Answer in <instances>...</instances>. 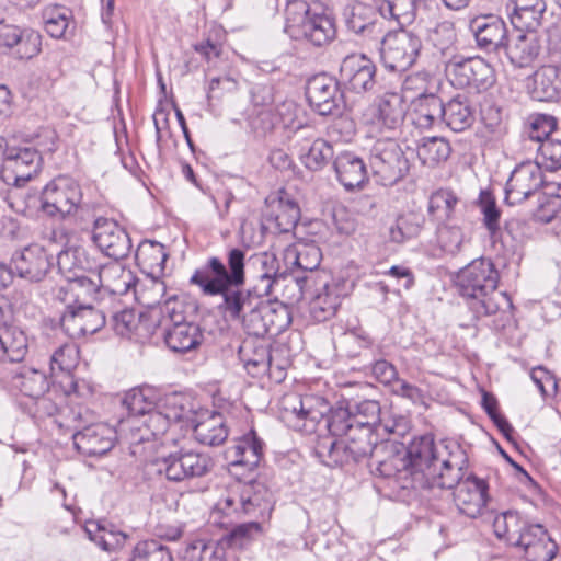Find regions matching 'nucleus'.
<instances>
[{
    "mask_svg": "<svg viewBox=\"0 0 561 561\" xmlns=\"http://www.w3.org/2000/svg\"><path fill=\"white\" fill-rule=\"evenodd\" d=\"M59 323L69 337L80 339L100 331L106 323V316L92 304L80 301L67 305L60 313Z\"/></svg>",
    "mask_w": 561,
    "mask_h": 561,
    "instance_id": "nucleus-15",
    "label": "nucleus"
},
{
    "mask_svg": "<svg viewBox=\"0 0 561 561\" xmlns=\"http://www.w3.org/2000/svg\"><path fill=\"white\" fill-rule=\"evenodd\" d=\"M57 265L66 282L83 275L95 276L101 264L83 247H70L62 250L57 256Z\"/></svg>",
    "mask_w": 561,
    "mask_h": 561,
    "instance_id": "nucleus-24",
    "label": "nucleus"
},
{
    "mask_svg": "<svg viewBox=\"0 0 561 561\" xmlns=\"http://www.w3.org/2000/svg\"><path fill=\"white\" fill-rule=\"evenodd\" d=\"M245 252L239 248L227 253V265L217 256L209 257L195 270L190 284L197 286L205 296H220L219 310L231 320L241 317L253 308L260 298L265 297L256 288H245Z\"/></svg>",
    "mask_w": 561,
    "mask_h": 561,
    "instance_id": "nucleus-2",
    "label": "nucleus"
},
{
    "mask_svg": "<svg viewBox=\"0 0 561 561\" xmlns=\"http://www.w3.org/2000/svg\"><path fill=\"white\" fill-rule=\"evenodd\" d=\"M340 305V287L325 284L309 304L310 316L318 322H324L335 316Z\"/></svg>",
    "mask_w": 561,
    "mask_h": 561,
    "instance_id": "nucleus-38",
    "label": "nucleus"
},
{
    "mask_svg": "<svg viewBox=\"0 0 561 561\" xmlns=\"http://www.w3.org/2000/svg\"><path fill=\"white\" fill-rule=\"evenodd\" d=\"M512 24L518 31L537 30L547 10L546 0H510L507 3Z\"/></svg>",
    "mask_w": 561,
    "mask_h": 561,
    "instance_id": "nucleus-28",
    "label": "nucleus"
},
{
    "mask_svg": "<svg viewBox=\"0 0 561 561\" xmlns=\"http://www.w3.org/2000/svg\"><path fill=\"white\" fill-rule=\"evenodd\" d=\"M339 81L344 92L363 95L376 84V66L363 54H351L343 58Z\"/></svg>",
    "mask_w": 561,
    "mask_h": 561,
    "instance_id": "nucleus-16",
    "label": "nucleus"
},
{
    "mask_svg": "<svg viewBox=\"0 0 561 561\" xmlns=\"http://www.w3.org/2000/svg\"><path fill=\"white\" fill-rule=\"evenodd\" d=\"M196 439L209 446H218L228 437V430L220 414H214L194 427Z\"/></svg>",
    "mask_w": 561,
    "mask_h": 561,
    "instance_id": "nucleus-48",
    "label": "nucleus"
},
{
    "mask_svg": "<svg viewBox=\"0 0 561 561\" xmlns=\"http://www.w3.org/2000/svg\"><path fill=\"white\" fill-rule=\"evenodd\" d=\"M530 525L517 511H506L493 520L494 534L499 539L515 547L526 528Z\"/></svg>",
    "mask_w": 561,
    "mask_h": 561,
    "instance_id": "nucleus-39",
    "label": "nucleus"
},
{
    "mask_svg": "<svg viewBox=\"0 0 561 561\" xmlns=\"http://www.w3.org/2000/svg\"><path fill=\"white\" fill-rule=\"evenodd\" d=\"M457 204L458 198L450 190L440 188L431 195L428 213L437 221L443 222L453 217Z\"/></svg>",
    "mask_w": 561,
    "mask_h": 561,
    "instance_id": "nucleus-57",
    "label": "nucleus"
},
{
    "mask_svg": "<svg viewBox=\"0 0 561 561\" xmlns=\"http://www.w3.org/2000/svg\"><path fill=\"white\" fill-rule=\"evenodd\" d=\"M526 92L538 102H559L561 100V67L542 66L526 79Z\"/></svg>",
    "mask_w": 561,
    "mask_h": 561,
    "instance_id": "nucleus-20",
    "label": "nucleus"
},
{
    "mask_svg": "<svg viewBox=\"0 0 561 561\" xmlns=\"http://www.w3.org/2000/svg\"><path fill=\"white\" fill-rule=\"evenodd\" d=\"M422 49V41L416 34L400 30L388 33L381 41L380 59L390 71H407L411 68Z\"/></svg>",
    "mask_w": 561,
    "mask_h": 561,
    "instance_id": "nucleus-8",
    "label": "nucleus"
},
{
    "mask_svg": "<svg viewBox=\"0 0 561 561\" xmlns=\"http://www.w3.org/2000/svg\"><path fill=\"white\" fill-rule=\"evenodd\" d=\"M331 407L329 402L320 396L306 394L296 398L291 411L301 419H309L312 422H319L325 419Z\"/></svg>",
    "mask_w": 561,
    "mask_h": 561,
    "instance_id": "nucleus-52",
    "label": "nucleus"
},
{
    "mask_svg": "<svg viewBox=\"0 0 561 561\" xmlns=\"http://www.w3.org/2000/svg\"><path fill=\"white\" fill-rule=\"evenodd\" d=\"M94 277L99 280L103 293L107 291L112 295L126 294L134 280L131 272L116 262L101 264Z\"/></svg>",
    "mask_w": 561,
    "mask_h": 561,
    "instance_id": "nucleus-36",
    "label": "nucleus"
},
{
    "mask_svg": "<svg viewBox=\"0 0 561 561\" xmlns=\"http://www.w3.org/2000/svg\"><path fill=\"white\" fill-rule=\"evenodd\" d=\"M85 533L90 540L94 541L105 551H112L123 547L127 539L125 533L115 530L113 525L100 520L88 522Z\"/></svg>",
    "mask_w": 561,
    "mask_h": 561,
    "instance_id": "nucleus-43",
    "label": "nucleus"
},
{
    "mask_svg": "<svg viewBox=\"0 0 561 561\" xmlns=\"http://www.w3.org/2000/svg\"><path fill=\"white\" fill-rule=\"evenodd\" d=\"M537 164L548 171L561 170V140L546 139L536 148Z\"/></svg>",
    "mask_w": 561,
    "mask_h": 561,
    "instance_id": "nucleus-64",
    "label": "nucleus"
},
{
    "mask_svg": "<svg viewBox=\"0 0 561 561\" xmlns=\"http://www.w3.org/2000/svg\"><path fill=\"white\" fill-rule=\"evenodd\" d=\"M135 257L142 272L152 277H160L164 272L169 254L162 243L145 240L137 247Z\"/></svg>",
    "mask_w": 561,
    "mask_h": 561,
    "instance_id": "nucleus-35",
    "label": "nucleus"
},
{
    "mask_svg": "<svg viewBox=\"0 0 561 561\" xmlns=\"http://www.w3.org/2000/svg\"><path fill=\"white\" fill-rule=\"evenodd\" d=\"M42 50V35L32 28L21 27L5 54L14 59L28 60Z\"/></svg>",
    "mask_w": 561,
    "mask_h": 561,
    "instance_id": "nucleus-44",
    "label": "nucleus"
},
{
    "mask_svg": "<svg viewBox=\"0 0 561 561\" xmlns=\"http://www.w3.org/2000/svg\"><path fill=\"white\" fill-rule=\"evenodd\" d=\"M300 219L297 202L285 190H278L265 197L262 209V229L273 234L290 232Z\"/></svg>",
    "mask_w": 561,
    "mask_h": 561,
    "instance_id": "nucleus-9",
    "label": "nucleus"
},
{
    "mask_svg": "<svg viewBox=\"0 0 561 561\" xmlns=\"http://www.w3.org/2000/svg\"><path fill=\"white\" fill-rule=\"evenodd\" d=\"M92 240L106 256L115 261L127 257L131 250L129 234L113 219L96 218L93 224Z\"/></svg>",
    "mask_w": 561,
    "mask_h": 561,
    "instance_id": "nucleus-17",
    "label": "nucleus"
},
{
    "mask_svg": "<svg viewBox=\"0 0 561 561\" xmlns=\"http://www.w3.org/2000/svg\"><path fill=\"white\" fill-rule=\"evenodd\" d=\"M70 15V11L65 7L53 5L45 8L43 21L48 35L53 38H61L69 26Z\"/></svg>",
    "mask_w": 561,
    "mask_h": 561,
    "instance_id": "nucleus-60",
    "label": "nucleus"
},
{
    "mask_svg": "<svg viewBox=\"0 0 561 561\" xmlns=\"http://www.w3.org/2000/svg\"><path fill=\"white\" fill-rule=\"evenodd\" d=\"M543 183L541 168L537 163L526 162L514 169L505 186L504 202L514 206L534 195Z\"/></svg>",
    "mask_w": 561,
    "mask_h": 561,
    "instance_id": "nucleus-18",
    "label": "nucleus"
},
{
    "mask_svg": "<svg viewBox=\"0 0 561 561\" xmlns=\"http://www.w3.org/2000/svg\"><path fill=\"white\" fill-rule=\"evenodd\" d=\"M130 561H173L170 549L159 540H144L138 542L133 551Z\"/></svg>",
    "mask_w": 561,
    "mask_h": 561,
    "instance_id": "nucleus-63",
    "label": "nucleus"
},
{
    "mask_svg": "<svg viewBox=\"0 0 561 561\" xmlns=\"http://www.w3.org/2000/svg\"><path fill=\"white\" fill-rule=\"evenodd\" d=\"M41 209L49 217L71 218L81 227L93 218V205L83 199L80 184L65 175L53 179L43 187Z\"/></svg>",
    "mask_w": 561,
    "mask_h": 561,
    "instance_id": "nucleus-4",
    "label": "nucleus"
},
{
    "mask_svg": "<svg viewBox=\"0 0 561 561\" xmlns=\"http://www.w3.org/2000/svg\"><path fill=\"white\" fill-rule=\"evenodd\" d=\"M470 30L474 35L477 46L485 53L503 51L508 39L506 23L496 15H484L473 19Z\"/></svg>",
    "mask_w": 561,
    "mask_h": 561,
    "instance_id": "nucleus-19",
    "label": "nucleus"
},
{
    "mask_svg": "<svg viewBox=\"0 0 561 561\" xmlns=\"http://www.w3.org/2000/svg\"><path fill=\"white\" fill-rule=\"evenodd\" d=\"M557 128V118L547 115L538 114L531 118L528 126L523 133L524 141H530L535 145V149L546 139H551L549 136Z\"/></svg>",
    "mask_w": 561,
    "mask_h": 561,
    "instance_id": "nucleus-56",
    "label": "nucleus"
},
{
    "mask_svg": "<svg viewBox=\"0 0 561 561\" xmlns=\"http://www.w3.org/2000/svg\"><path fill=\"white\" fill-rule=\"evenodd\" d=\"M336 34L334 20L323 13H311L305 24L296 32L295 39H306L310 44L321 47L330 43Z\"/></svg>",
    "mask_w": 561,
    "mask_h": 561,
    "instance_id": "nucleus-33",
    "label": "nucleus"
},
{
    "mask_svg": "<svg viewBox=\"0 0 561 561\" xmlns=\"http://www.w3.org/2000/svg\"><path fill=\"white\" fill-rule=\"evenodd\" d=\"M446 72L451 84L459 89L485 91L495 82L493 68L480 57H454L447 62Z\"/></svg>",
    "mask_w": 561,
    "mask_h": 561,
    "instance_id": "nucleus-12",
    "label": "nucleus"
},
{
    "mask_svg": "<svg viewBox=\"0 0 561 561\" xmlns=\"http://www.w3.org/2000/svg\"><path fill=\"white\" fill-rule=\"evenodd\" d=\"M339 80L320 73L308 80L306 95L309 105L322 116L341 114L345 107L344 90Z\"/></svg>",
    "mask_w": 561,
    "mask_h": 561,
    "instance_id": "nucleus-13",
    "label": "nucleus"
},
{
    "mask_svg": "<svg viewBox=\"0 0 561 561\" xmlns=\"http://www.w3.org/2000/svg\"><path fill=\"white\" fill-rule=\"evenodd\" d=\"M122 404L131 417L126 422L129 423L151 411L157 405V400L150 388H134L124 396Z\"/></svg>",
    "mask_w": 561,
    "mask_h": 561,
    "instance_id": "nucleus-47",
    "label": "nucleus"
},
{
    "mask_svg": "<svg viewBox=\"0 0 561 561\" xmlns=\"http://www.w3.org/2000/svg\"><path fill=\"white\" fill-rule=\"evenodd\" d=\"M333 157L332 146L321 139H313L306 153H301V161L305 167L312 171L323 169Z\"/></svg>",
    "mask_w": 561,
    "mask_h": 561,
    "instance_id": "nucleus-59",
    "label": "nucleus"
},
{
    "mask_svg": "<svg viewBox=\"0 0 561 561\" xmlns=\"http://www.w3.org/2000/svg\"><path fill=\"white\" fill-rule=\"evenodd\" d=\"M325 425L332 436H346L353 432L352 407L331 408L325 416Z\"/></svg>",
    "mask_w": 561,
    "mask_h": 561,
    "instance_id": "nucleus-61",
    "label": "nucleus"
},
{
    "mask_svg": "<svg viewBox=\"0 0 561 561\" xmlns=\"http://www.w3.org/2000/svg\"><path fill=\"white\" fill-rule=\"evenodd\" d=\"M348 453L352 456L353 462H358L367 456L373 457L375 447L379 446L376 440V435L366 428L355 431L345 436Z\"/></svg>",
    "mask_w": 561,
    "mask_h": 561,
    "instance_id": "nucleus-54",
    "label": "nucleus"
},
{
    "mask_svg": "<svg viewBox=\"0 0 561 561\" xmlns=\"http://www.w3.org/2000/svg\"><path fill=\"white\" fill-rule=\"evenodd\" d=\"M13 383L24 396L30 398H38L49 388L45 373L31 367L21 368L13 377Z\"/></svg>",
    "mask_w": 561,
    "mask_h": 561,
    "instance_id": "nucleus-45",
    "label": "nucleus"
},
{
    "mask_svg": "<svg viewBox=\"0 0 561 561\" xmlns=\"http://www.w3.org/2000/svg\"><path fill=\"white\" fill-rule=\"evenodd\" d=\"M176 400V397L157 398V405L144 416V420L135 419L129 423H123V431L126 430V425L129 430L127 434L129 444L136 447L141 443L159 439L172 423L181 421L184 409L178 404Z\"/></svg>",
    "mask_w": 561,
    "mask_h": 561,
    "instance_id": "nucleus-5",
    "label": "nucleus"
},
{
    "mask_svg": "<svg viewBox=\"0 0 561 561\" xmlns=\"http://www.w3.org/2000/svg\"><path fill=\"white\" fill-rule=\"evenodd\" d=\"M370 168L377 181L390 186L403 179L410 170L409 159L393 139H379L370 152Z\"/></svg>",
    "mask_w": 561,
    "mask_h": 561,
    "instance_id": "nucleus-7",
    "label": "nucleus"
},
{
    "mask_svg": "<svg viewBox=\"0 0 561 561\" xmlns=\"http://www.w3.org/2000/svg\"><path fill=\"white\" fill-rule=\"evenodd\" d=\"M264 455V442L251 430L236 439L234 444L227 448L226 458L233 467H244L248 470L255 469Z\"/></svg>",
    "mask_w": 561,
    "mask_h": 561,
    "instance_id": "nucleus-25",
    "label": "nucleus"
},
{
    "mask_svg": "<svg viewBox=\"0 0 561 561\" xmlns=\"http://www.w3.org/2000/svg\"><path fill=\"white\" fill-rule=\"evenodd\" d=\"M423 218L415 214L398 217L394 225L389 228V237L392 242L403 243L415 238L422 230Z\"/></svg>",
    "mask_w": 561,
    "mask_h": 561,
    "instance_id": "nucleus-58",
    "label": "nucleus"
},
{
    "mask_svg": "<svg viewBox=\"0 0 561 561\" xmlns=\"http://www.w3.org/2000/svg\"><path fill=\"white\" fill-rule=\"evenodd\" d=\"M154 466L167 480L182 482L206 476L213 468V460L207 454L182 448L158 458Z\"/></svg>",
    "mask_w": 561,
    "mask_h": 561,
    "instance_id": "nucleus-6",
    "label": "nucleus"
},
{
    "mask_svg": "<svg viewBox=\"0 0 561 561\" xmlns=\"http://www.w3.org/2000/svg\"><path fill=\"white\" fill-rule=\"evenodd\" d=\"M12 265L20 277L38 282L51 267V257L39 244H31L14 253Z\"/></svg>",
    "mask_w": 561,
    "mask_h": 561,
    "instance_id": "nucleus-22",
    "label": "nucleus"
},
{
    "mask_svg": "<svg viewBox=\"0 0 561 561\" xmlns=\"http://www.w3.org/2000/svg\"><path fill=\"white\" fill-rule=\"evenodd\" d=\"M42 157L31 147L7 148L0 170V178L7 185L23 186L41 167Z\"/></svg>",
    "mask_w": 561,
    "mask_h": 561,
    "instance_id": "nucleus-14",
    "label": "nucleus"
},
{
    "mask_svg": "<svg viewBox=\"0 0 561 561\" xmlns=\"http://www.w3.org/2000/svg\"><path fill=\"white\" fill-rule=\"evenodd\" d=\"M515 547L523 550L528 561H551L558 551V546L547 529L540 524L533 523L526 528Z\"/></svg>",
    "mask_w": 561,
    "mask_h": 561,
    "instance_id": "nucleus-21",
    "label": "nucleus"
},
{
    "mask_svg": "<svg viewBox=\"0 0 561 561\" xmlns=\"http://www.w3.org/2000/svg\"><path fill=\"white\" fill-rule=\"evenodd\" d=\"M376 8L359 1L348 3L343 11L347 28L355 34L374 35L381 33V25L376 19Z\"/></svg>",
    "mask_w": 561,
    "mask_h": 561,
    "instance_id": "nucleus-30",
    "label": "nucleus"
},
{
    "mask_svg": "<svg viewBox=\"0 0 561 561\" xmlns=\"http://www.w3.org/2000/svg\"><path fill=\"white\" fill-rule=\"evenodd\" d=\"M27 353V339L18 327L3 323L0 327V360L18 363Z\"/></svg>",
    "mask_w": 561,
    "mask_h": 561,
    "instance_id": "nucleus-37",
    "label": "nucleus"
},
{
    "mask_svg": "<svg viewBox=\"0 0 561 561\" xmlns=\"http://www.w3.org/2000/svg\"><path fill=\"white\" fill-rule=\"evenodd\" d=\"M263 312L266 321V334L278 335L291 323V316L288 307L275 301H265Z\"/></svg>",
    "mask_w": 561,
    "mask_h": 561,
    "instance_id": "nucleus-55",
    "label": "nucleus"
},
{
    "mask_svg": "<svg viewBox=\"0 0 561 561\" xmlns=\"http://www.w3.org/2000/svg\"><path fill=\"white\" fill-rule=\"evenodd\" d=\"M536 31H519L516 36L507 39L503 51L513 66L528 67L539 56L541 44Z\"/></svg>",
    "mask_w": 561,
    "mask_h": 561,
    "instance_id": "nucleus-27",
    "label": "nucleus"
},
{
    "mask_svg": "<svg viewBox=\"0 0 561 561\" xmlns=\"http://www.w3.org/2000/svg\"><path fill=\"white\" fill-rule=\"evenodd\" d=\"M479 207L483 215V224L494 242L500 241L502 244H506L508 237L514 239L512 233L514 222H506L503 229L500 227L501 210L489 191H481Z\"/></svg>",
    "mask_w": 561,
    "mask_h": 561,
    "instance_id": "nucleus-31",
    "label": "nucleus"
},
{
    "mask_svg": "<svg viewBox=\"0 0 561 561\" xmlns=\"http://www.w3.org/2000/svg\"><path fill=\"white\" fill-rule=\"evenodd\" d=\"M474 122L473 111L466 96L460 94L444 104V121L451 130L463 131Z\"/></svg>",
    "mask_w": 561,
    "mask_h": 561,
    "instance_id": "nucleus-41",
    "label": "nucleus"
},
{
    "mask_svg": "<svg viewBox=\"0 0 561 561\" xmlns=\"http://www.w3.org/2000/svg\"><path fill=\"white\" fill-rule=\"evenodd\" d=\"M250 264L255 273L254 287L264 296L272 295L280 280L286 279V273L280 270V263L273 253H256L250 257Z\"/></svg>",
    "mask_w": 561,
    "mask_h": 561,
    "instance_id": "nucleus-26",
    "label": "nucleus"
},
{
    "mask_svg": "<svg viewBox=\"0 0 561 561\" xmlns=\"http://www.w3.org/2000/svg\"><path fill=\"white\" fill-rule=\"evenodd\" d=\"M386 444L375 447L368 466L373 474L394 478L403 489H434L453 485L465 466V449L455 440L434 442L432 434L414 437L404 455L387 450Z\"/></svg>",
    "mask_w": 561,
    "mask_h": 561,
    "instance_id": "nucleus-1",
    "label": "nucleus"
},
{
    "mask_svg": "<svg viewBox=\"0 0 561 561\" xmlns=\"http://www.w3.org/2000/svg\"><path fill=\"white\" fill-rule=\"evenodd\" d=\"M347 447L345 439L334 440L332 438H324L318 443L316 454L324 465L342 467L353 462Z\"/></svg>",
    "mask_w": 561,
    "mask_h": 561,
    "instance_id": "nucleus-49",
    "label": "nucleus"
},
{
    "mask_svg": "<svg viewBox=\"0 0 561 561\" xmlns=\"http://www.w3.org/2000/svg\"><path fill=\"white\" fill-rule=\"evenodd\" d=\"M405 102L397 92L385 93L378 103V122L387 129L400 127L405 117Z\"/></svg>",
    "mask_w": 561,
    "mask_h": 561,
    "instance_id": "nucleus-40",
    "label": "nucleus"
},
{
    "mask_svg": "<svg viewBox=\"0 0 561 561\" xmlns=\"http://www.w3.org/2000/svg\"><path fill=\"white\" fill-rule=\"evenodd\" d=\"M164 342L175 353H186L197 348L203 341L199 325L192 321H184L164 328Z\"/></svg>",
    "mask_w": 561,
    "mask_h": 561,
    "instance_id": "nucleus-29",
    "label": "nucleus"
},
{
    "mask_svg": "<svg viewBox=\"0 0 561 561\" xmlns=\"http://www.w3.org/2000/svg\"><path fill=\"white\" fill-rule=\"evenodd\" d=\"M444 121V103L434 93H421L413 101L412 122L420 128L438 126Z\"/></svg>",
    "mask_w": 561,
    "mask_h": 561,
    "instance_id": "nucleus-34",
    "label": "nucleus"
},
{
    "mask_svg": "<svg viewBox=\"0 0 561 561\" xmlns=\"http://www.w3.org/2000/svg\"><path fill=\"white\" fill-rule=\"evenodd\" d=\"M499 273L491 260L472 261L458 274L456 285L460 296L466 298L468 308L477 319L495 314L501 302L511 306L505 293H497Z\"/></svg>",
    "mask_w": 561,
    "mask_h": 561,
    "instance_id": "nucleus-3",
    "label": "nucleus"
},
{
    "mask_svg": "<svg viewBox=\"0 0 561 561\" xmlns=\"http://www.w3.org/2000/svg\"><path fill=\"white\" fill-rule=\"evenodd\" d=\"M465 466L459 470V479L453 485H434L440 489H454V502L458 511L470 517L477 518L483 512L489 501V485L483 479L470 474L463 479L468 467V456L465 451Z\"/></svg>",
    "mask_w": 561,
    "mask_h": 561,
    "instance_id": "nucleus-11",
    "label": "nucleus"
},
{
    "mask_svg": "<svg viewBox=\"0 0 561 561\" xmlns=\"http://www.w3.org/2000/svg\"><path fill=\"white\" fill-rule=\"evenodd\" d=\"M299 112L300 107L291 100L283 101L275 107L277 122L285 129H293L297 134H301L304 138H314V129L310 126H304L302 123L298 121Z\"/></svg>",
    "mask_w": 561,
    "mask_h": 561,
    "instance_id": "nucleus-53",
    "label": "nucleus"
},
{
    "mask_svg": "<svg viewBox=\"0 0 561 561\" xmlns=\"http://www.w3.org/2000/svg\"><path fill=\"white\" fill-rule=\"evenodd\" d=\"M225 510H231L256 518L268 517L274 500L267 486L257 481L238 484L224 501Z\"/></svg>",
    "mask_w": 561,
    "mask_h": 561,
    "instance_id": "nucleus-10",
    "label": "nucleus"
},
{
    "mask_svg": "<svg viewBox=\"0 0 561 561\" xmlns=\"http://www.w3.org/2000/svg\"><path fill=\"white\" fill-rule=\"evenodd\" d=\"M333 167L339 182L347 191L360 187L367 178V170L364 161L353 152L345 151L340 153Z\"/></svg>",
    "mask_w": 561,
    "mask_h": 561,
    "instance_id": "nucleus-32",
    "label": "nucleus"
},
{
    "mask_svg": "<svg viewBox=\"0 0 561 561\" xmlns=\"http://www.w3.org/2000/svg\"><path fill=\"white\" fill-rule=\"evenodd\" d=\"M451 152L449 142L442 137L423 138L417 146V157L422 164L435 167L445 162Z\"/></svg>",
    "mask_w": 561,
    "mask_h": 561,
    "instance_id": "nucleus-51",
    "label": "nucleus"
},
{
    "mask_svg": "<svg viewBox=\"0 0 561 561\" xmlns=\"http://www.w3.org/2000/svg\"><path fill=\"white\" fill-rule=\"evenodd\" d=\"M374 7L379 14L399 25L411 24L416 16V0H373Z\"/></svg>",
    "mask_w": 561,
    "mask_h": 561,
    "instance_id": "nucleus-42",
    "label": "nucleus"
},
{
    "mask_svg": "<svg viewBox=\"0 0 561 561\" xmlns=\"http://www.w3.org/2000/svg\"><path fill=\"white\" fill-rule=\"evenodd\" d=\"M227 548L220 540L197 539L191 542L184 552L185 561H226Z\"/></svg>",
    "mask_w": 561,
    "mask_h": 561,
    "instance_id": "nucleus-50",
    "label": "nucleus"
},
{
    "mask_svg": "<svg viewBox=\"0 0 561 561\" xmlns=\"http://www.w3.org/2000/svg\"><path fill=\"white\" fill-rule=\"evenodd\" d=\"M115 432L101 423L91 425L72 434L73 445L78 451L88 457L103 456L114 446Z\"/></svg>",
    "mask_w": 561,
    "mask_h": 561,
    "instance_id": "nucleus-23",
    "label": "nucleus"
},
{
    "mask_svg": "<svg viewBox=\"0 0 561 561\" xmlns=\"http://www.w3.org/2000/svg\"><path fill=\"white\" fill-rule=\"evenodd\" d=\"M112 327L116 334L123 337L141 341L150 335V331L145 328L146 323L129 309L115 312L112 317Z\"/></svg>",
    "mask_w": 561,
    "mask_h": 561,
    "instance_id": "nucleus-46",
    "label": "nucleus"
},
{
    "mask_svg": "<svg viewBox=\"0 0 561 561\" xmlns=\"http://www.w3.org/2000/svg\"><path fill=\"white\" fill-rule=\"evenodd\" d=\"M310 7L305 0H288L285 8V31L290 37L302 27L311 15Z\"/></svg>",
    "mask_w": 561,
    "mask_h": 561,
    "instance_id": "nucleus-62",
    "label": "nucleus"
}]
</instances>
